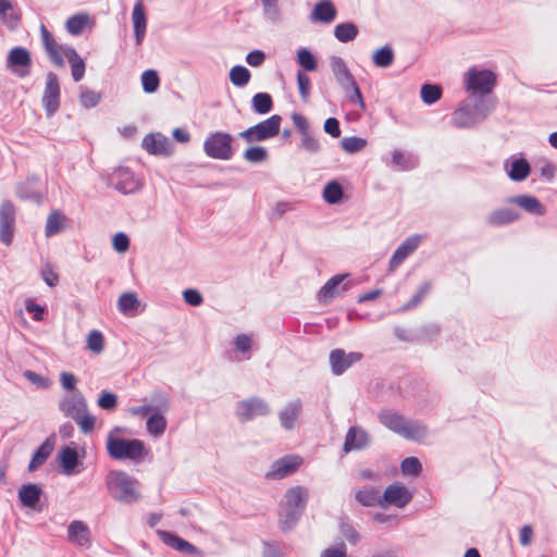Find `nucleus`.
I'll return each mask as SVG.
<instances>
[{"mask_svg":"<svg viewBox=\"0 0 557 557\" xmlns=\"http://www.w3.org/2000/svg\"><path fill=\"white\" fill-rule=\"evenodd\" d=\"M97 403L101 409L111 411L117 406V396L114 393L102 391Z\"/></svg>","mask_w":557,"mask_h":557,"instance_id":"59","label":"nucleus"},{"mask_svg":"<svg viewBox=\"0 0 557 557\" xmlns=\"http://www.w3.org/2000/svg\"><path fill=\"white\" fill-rule=\"evenodd\" d=\"M362 358L363 355L361 352H346L342 348H336L330 352L329 360L333 374L342 375L347 369H349L354 363L360 361Z\"/></svg>","mask_w":557,"mask_h":557,"instance_id":"15","label":"nucleus"},{"mask_svg":"<svg viewBox=\"0 0 557 557\" xmlns=\"http://www.w3.org/2000/svg\"><path fill=\"white\" fill-rule=\"evenodd\" d=\"M53 447L54 440L52 437L46 438L45 442L34 453L33 458L28 465V470L35 471L40 466H42L51 455Z\"/></svg>","mask_w":557,"mask_h":557,"instance_id":"30","label":"nucleus"},{"mask_svg":"<svg viewBox=\"0 0 557 557\" xmlns=\"http://www.w3.org/2000/svg\"><path fill=\"white\" fill-rule=\"evenodd\" d=\"M511 202L518 205L520 208L532 214L543 215L545 213L544 206L534 196L520 195L512 198Z\"/></svg>","mask_w":557,"mask_h":557,"instance_id":"33","label":"nucleus"},{"mask_svg":"<svg viewBox=\"0 0 557 557\" xmlns=\"http://www.w3.org/2000/svg\"><path fill=\"white\" fill-rule=\"evenodd\" d=\"M87 347L95 354H100L104 348V337L101 332L94 330L88 334Z\"/></svg>","mask_w":557,"mask_h":557,"instance_id":"56","label":"nucleus"},{"mask_svg":"<svg viewBox=\"0 0 557 557\" xmlns=\"http://www.w3.org/2000/svg\"><path fill=\"white\" fill-rule=\"evenodd\" d=\"M330 66L342 89H345L356 83L354 75L349 71L343 58L333 55L330 59Z\"/></svg>","mask_w":557,"mask_h":557,"instance_id":"22","label":"nucleus"},{"mask_svg":"<svg viewBox=\"0 0 557 557\" xmlns=\"http://www.w3.org/2000/svg\"><path fill=\"white\" fill-rule=\"evenodd\" d=\"M81 104L86 108H94L100 101V95L90 89H83L79 96Z\"/></svg>","mask_w":557,"mask_h":557,"instance_id":"60","label":"nucleus"},{"mask_svg":"<svg viewBox=\"0 0 557 557\" xmlns=\"http://www.w3.org/2000/svg\"><path fill=\"white\" fill-rule=\"evenodd\" d=\"M67 537L71 543L88 547L91 543V534L88 525L79 520H74L67 528Z\"/></svg>","mask_w":557,"mask_h":557,"instance_id":"24","label":"nucleus"},{"mask_svg":"<svg viewBox=\"0 0 557 557\" xmlns=\"http://www.w3.org/2000/svg\"><path fill=\"white\" fill-rule=\"evenodd\" d=\"M297 62L306 71H314L317 69V60L310 50L301 48L297 52Z\"/></svg>","mask_w":557,"mask_h":557,"instance_id":"53","label":"nucleus"},{"mask_svg":"<svg viewBox=\"0 0 557 557\" xmlns=\"http://www.w3.org/2000/svg\"><path fill=\"white\" fill-rule=\"evenodd\" d=\"M169 407V401L162 398L156 406V411L149 416L146 428L150 435L159 437L165 432L168 423L162 412L168 411Z\"/></svg>","mask_w":557,"mask_h":557,"instance_id":"17","label":"nucleus"},{"mask_svg":"<svg viewBox=\"0 0 557 557\" xmlns=\"http://www.w3.org/2000/svg\"><path fill=\"white\" fill-rule=\"evenodd\" d=\"M442 97V88L438 85L424 84L421 87V98L426 104H433Z\"/></svg>","mask_w":557,"mask_h":557,"instance_id":"48","label":"nucleus"},{"mask_svg":"<svg viewBox=\"0 0 557 557\" xmlns=\"http://www.w3.org/2000/svg\"><path fill=\"white\" fill-rule=\"evenodd\" d=\"M341 146L347 153H356L367 146V140L356 136L344 137L341 140Z\"/></svg>","mask_w":557,"mask_h":557,"instance_id":"50","label":"nucleus"},{"mask_svg":"<svg viewBox=\"0 0 557 557\" xmlns=\"http://www.w3.org/2000/svg\"><path fill=\"white\" fill-rule=\"evenodd\" d=\"M23 375L30 383L37 385L38 387L48 388L50 386L49 379L44 377L42 375H40L32 370L24 371Z\"/></svg>","mask_w":557,"mask_h":557,"instance_id":"64","label":"nucleus"},{"mask_svg":"<svg viewBox=\"0 0 557 557\" xmlns=\"http://www.w3.org/2000/svg\"><path fill=\"white\" fill-rule=\"evenodd\" d=\"M158 535L164 544H166L168 546L174 548L175 550H177L180 553H183L186 555L201 554V552L195 545H193L188 541L177 536L174 533H171L169 531L159 530Z\"/></svg>","mask_w":557,"mask_h":557,"instance_id":"20","label":"nucleus"},{"mask_svg":"<svg viewBox=\"0 0 557 557\" xmlns=\"http://www.w3.org/2000/svg\"><path fill=\"white\" fill-rule=\"evenodd\" d=\"M244 158L251 163L263 162L268 159V150L260 146L250 147L244 152Z\"/></svg>","mask_w":557,"mask_h":557,"instance_id":"55","label":"nucleus"},{"mask_svg":"<svg viewBox=\"0 0 557 557\" xmlns=\"http://www.w3.org/2000/svg\"><path fill=\"white\" fill-rule=\"evenodd\" d=\"M336 17V9L330 0H321L314 5L310 20L329 24Z\"/></svg>","mask_w":557,"mask_h":557,"instance_id":"28","label":"nucleus"},{"mask_svg":"<svg viewBox=\"0 0 557 557\" xmlns=\"http://www.w3.org/2000/svg\"><path fill=\"white\" fill-rule=\"evenodd\" d=\"M495 85L496 75L490 70L471 69L467 73L466 88L473 95H488Z\"/></svg>","mask_w":557,"mask_h":557,"instance_id":"9","label":"nucleus"},{"mask_svg":"<svg viewBox=\"0 0 557 557\" xmlns=\"http://www.w3.org/2000/svg\"><path fill=\"white\" fill-rule=\"evenodd\" d=\"M519 219V213L509 208H500L492 211L487 216V223L491 226H503Z\"/></svg>","mask_w":557,"mask_h":557,"instance_id":"31","label":"nucleus"},{"mask_svg":"<svg viewBox=\"0 0 557 557\" xmlns=\"http://www.w3.org/2000/svg\"><path fill=\"white\" fill-rule=\"evenodd\" d=\"M383 497L386 503L403 508L411 500L412 495L406 486L391 484L386 487Z\"/></svg>","mask_w":557,"mask_h":557,"instance_id":"25","label":"nucleus"},{"mask_svg":"<svg viewBox=\"0 0 557 557\" xmlns=\"http://www.w3.org/2000/svg\"><path fill=\"white\" fill-rule=\"evenodd\" d=\"M282 117L274 114L255 126L239 133V137L248 143L262 141L275 137L280 133Z\"/></svg>","mask_w":557,"mask_h":557,"instance_id":"7","label":"nucleus"},{"mask_svg":"<svg viewBox=\"0 0 557 557\" xmlns=\"http://www.w3.org/2000/svg\"><path fill=\"white\" fill-rule=\"evenodd\" d=\"M358 33V27L350 22L337 24L334 28V36L344 44L352 41Z\"/></svg>","mask_w":557,"mask_h":557,"instance_id":"38","label":"nucleus"},{"mask_svg":"<svg viewBox=\"0 0 557 557\" xmlns=\"http://www.w3.org/2000/svg\"><path fill=\"white\" fill-rule=\"evenodd\" d=\"M251 78L249 70L243 65H235L230 71V81L236 87L246 86Z\"/></svg>","mask_w":557,"mask_h":557,"instance_id":"43","label":"nucleus"},{"mask_svg":"<svg viewBox=\"0 0 557 557\" xmlns=\"http://www.w3.org/2000/svg\"><path fill=\"white\" fill-rule=\"evenodd\" d=\"M252 110L258 114H267L273 108V100L268 92H258L251 99Z\"/></svg>","mask_w":557,"mask_h":557,"instance_id":"39","label":"nucleus"},{"mask_svg":"<svg viewBox=\"0 0 557 557\" xmlns=\"http://www.w3.org/2000/svg\"><path fill=\"white\" fill-rule=\"evenodd\" d=\"M420 243V235H413L406 238L394 251L392 258L389 259V271H394L396 268H398L419 247Z\"/></svg>","mask_w":557,"mask_h":557,"instance_id":"19","label":"nucleus"},{"mask_svg":"<svg viewBox=\"0 0 557 557\" xmlns=\"http://www.w3.org/2000/svg\"><path fill=\"white\" fill-rule=\"evenodd\" d=\"M60 84L58 75L48 72L46 77V86L42 95V106L48 116H52L60 108Z\"/></svg>","mask_w":557,"mask_h":557,"instance_id":"11","label":"nucleus"},{"mask_svg":"<svg viewBox=\"0 0 557 557\" xmlns=\"http://www.w3.org/2000/svg\"><path fill=\"white\" fill-rule=\"evenodd\" d=\"M377 418L384 426L406 440L420 442L428 435V428L423 423L419 421H410L398 412L382 410Z\"/></svg>","mask_w":557,"mask_h":557,"instance_id":"3","label":"nucleus"},{"mask_svg":"<svg viewBox=\"0 0 557 557\" xmlns=\"http://www.w3.org/2000/svg\"><path fill=\"white\" fill-rule=\"evenodd\" d=\"M120 431V428H114L107 436L106 447L109 456L115 460H143L148 453L145 443L137 438H121L116 434Z\"/></svg>","mask_w":557,"mask_h":557,"instance_id":"2","label":"nucleus"},{"mask_svg":"<svg viewBox=\"0 0 557 557\" xmlns=\"http://www.w3.org/2000/svg\"><path fill=\"white\" fill-rule=\"evenodd\" d=\"M141 84L146 92H154L160 84L158 73L154 70H147L141 74Z\"/></svg>","mask_w":557,"mask_h":557,"instance_id":"51","label":"nucleus"},{"mask_svg":"<svg viewBox=\"0 0 557 557\" xmlns=\"http://www.w3.org/2000/svg\"><path fill=\"white\" fill-rule=\"evenodd\" d=\"M65 220L66 218L61 211H52L47 218L45 235L51 237L61 232Z\"/></svg>","mask_w":557,"mask_h":557,"instance_id":"37","label":"nucleus"},{"mask_svg":"<svg viewBox=\"0 0 557 557\" xmlns=\"http://www.w3.org/2000/svg\"><path fill=\"white\" fill-rule=\"evenodd\" d=\"M471 108L479 122H481L495 109V101L493 99H485L482 97L478 99L474 104H471Z\"/></svg>","mask_w":557,"mask_h":557,"instance_id":"42","label":"nucleus"},{"mask_svg":"<svg viewBox=\"0 0 557 557\" xmlns=\"http://www.w3.org/2000/svg\"><path fill=\"white\" fill-rule=\"evenodd\" d=\"M60 410L66 417L73 419L84 433L94 430L96 418L88 413L87 403L82 393L76 392L63 398L60 403Z\"/></svg>","mask_w":557,"mask_h":557,"instance_id":"5","label":"nucleus"},{"mask_svg":"<svg viewBox=\"0 0 557 557\" xmlns=\"http://www.w3.org/2000/svg\"><path fill=\"white\" fill-rule=\"evenodd\" d=\"M302 412V404L300 399L290 401L280 412V421L285 430H292L295 426L296 420Z\"/></svg>","mask_w":557,"mask_h":557,"instance_id":"27","label":"nucleus"},{"mask_svg":"<svg viewBox=\"0 0 557 557\" xmlns=\"http://www.w3.org/2000/svg\"><path fill=\"white\" fill-rule=\"evenodd\" d=\"M431 287H432V285L430 282H424L418 288V290L414 293V295L410 298V300L403 306L401 310L408 311L410 309L418 307L422 302L424 297L429 294V292L431 290Z\"/></svg>","mask_w":557,"mask_h":557,"instance_id":"47","label":"nucleus"},{"mask_svg":"<svg viewBox=\"0 0 557 557\" xmlns=\"http://www.w3.org/2000/svg\"><path fill=\"white\" fill-rule=\"evenodd\" d=\"M108 185L122 194H134L143 187V182L126 166L115 169L108 178Z\"/></svg>","mask_w":557,"mask_h":557,"instance_id":"8","label":"nucleus"},{"mask_svg":"<svg viewBox=\"0 0 557 557\" xmlns=\"http://www.w3.org/2000/svg\"><path fill=\"white\" fill-rule=\"evenodd\" d=\"M343 90L345 91L346 98L350 103L357 104L362 111H366L367 106L363 100L361 90L357 85V82L355 84H352L351 86L346 87Z\"/></svg>","mask_w":557,"mask_h":557,"instance_id":"52","label":"nucleus"},{"mask_svg":"<svg viewBox=\"0 0 557 557\" xmlns=\"http://www.w3.org/2000/svg\"><path fill=\"white\" fill-rule=\"evenodd\" d=\"M143 148L153 156H168L172 152V143L160 133H151L144 137Z\"/></svg>","mask_w":557,"mask_h":557,"instance_id":"18","label":"nucleus"},{"mask_svg":"<svg viewBox=\"0 0 557 557\" xmlns=\"http://www.w3.org/2000/svg\"><path fill=\"white\" fill-rule=\"evenodd\" d=\"M395 54L389 46H384L376 50L373 54V63L377 67H388L393 64Z\"/></svg>","mask_w":557,"mask_h":557,"instance_id":"44","label":"nucleus"},{"mask_svg":"<svg viewBox=\"0 0 557 557\" xmlns=\"http://www.w3.org/2000/svg\"><path fill=\"white\" fill-rule=\"evenodd\" d=\"M302 459L299 456H284L274 461L265 478L270 480H280L294 473L301 465Z\"/></svg>","mask_w":557,"mask_h":557,"instance_id":"16","label":"nucleus"},{"mask_svg":"<svg viewBox=\"0 0 557 557\" xmlns=\"http://www.w3.org/2000/svg\"><path fill=\"white\" fill-rule=\"evenodd\" d=\"M300 148L310 153H318L321 149L320 143L311 133L301 136Z\"/></svg>","mask_w":557,"mask_h":557,"instance_id":"62","label":"nucleus"},{"mask_svg":"<svg viewBox=\"0 0 557 557\" xmlns=\"http://www.w3.org/2000/svg\"><path fill=\"white\" fill-rule=\"evenodd\" d=\"M41 495V488L34 483L22 485L18 491V497L21 503L29 508H35L38 504Z\"/></svg>","mask_w":557,"mask_h":557,"instance_id":"32","label":"nucleus"},{"mask_svg":"<svg viewBox=\"0 0 557 557\" xmlns=\"http://www.w3.org/2000/svg\"><path fill=\"white\" fill-rule=\"evenodd\" d=\"M270 411L268 403L259 397L244 399L236 405V416L243 422L250 421L257 416H268Z\"/></svg>","mask_w":557,"mask_h":557,"instance_id":"13","label":"nucleus"},{"mask_svg":"<svg viewBox=\"0 0 557 557\" xmlns=\"http://www.w3.org/2000/svg\"><path fill=\"white\" fill-rule=\"evenodd\" d=\"M132 22L137 46L143 44L147 29V14L141 0L136 1L132 12Z\"/></svg>","mask_w":557,"mask_h":557,"instance_id":"21","label":"nucleus"},{"mask_svg":"<svg viewBox=\"0 0 557 557\" xmlns=\"http://www.w3.org/2000/svg\"><path fill=\"white\" fill-rule=\"evenodd\" d=\"M356 499L363 506L372 507L381 503L380 492L375 488L358 491Z\"/></svg>","mask_w":557,"mask_h":557,"instance_id":"45","label":"nucleus"},{"mask_svg":"<svg viewBox=\"0 0 557 557\" xmlns=\"http://www.w3.org/2000/svg\"><path fill=\"white\" fill-rule=\"evenodd\" d=\"M297 83H298V88H299L301 99L304 102H307L309 99V95H310L311 79L307 74H305L302 72H298Z\"/></svg>","mask_w":557,"mask_h":557,"instance_id":"61","label":"nucleus"},{"mask_svg":"<svg viewBox=\"0 0 557 557\" xmlns=\"http://www.w3.org/2000/svg\"><path fill=\"white\" fill-rule=\"evenodd\" d=\"M139 306V301L135 294L125 293L122 294L117 301L119 310L123 313L135 310Z\"/></svg>","mask_w":557,"mask_h":557,"instance_id":"54","label":"nucleus"},{"mask_svg":"<svg viewBox=\"0 0 557 557\" xmlns=\"http://www.w3.org/2000/svg\"><path fill=\"white\" fill-rule=\"evenodd\" d=\"M404 474L419 475L422 471V465L417 457H408L401 461L400 465Z\"/></svg>","mask_w":557,"mask_h":557,"instance_id":"57","label":"nucleus"},{"mask_svg":"<svg viewBox=\"0 0 557 557\" xmlns=\"http://www.w3.org/2000/svg\"><path fill=\"white\" fill-rule=\"evenodd\" d=\"M37 183L36 177H29L26 182L18 185L16 195L18 198L24 200H33L37 203L41 202L42 195L40 191L34 188V185Z\"/></svg>","mask_w":557,"mask_h":557,"instance_id":"35","label":"nucleus"},{"mask_svg":"<svg viewBox=\"0 0 557 557\" xmlns=\"http://www.w3.org/2000/svg\"><path fill=\"white\" fill-rule=\"evenodd\" d=\"M530 170V164L525 159H516L511 163L508 175L512 181L521 182L528 177Z\"/></svg>","mask_w":557,"mask_h":557,"instance_id":"40","label":"nucleus"},{"mask_svg":"<svg viewBox=\"0 0 557 557\" xmlns=\"http://www.w3.org/2000/svg\"><path fill=\"white\" fill-rule=\"evenodd\" d=\"M367 443L368 433L359 426H351L345 437L344 450L350 451L352 449H361L367 445Z\"/></svg>","mask_w":557,"mask_h":557,"instance_id":"29","label":"nucleus"},{"mask_svg":"<svg viewBox=\"0 0 557 557\" xmlns=\"http://www.w3.org/2000/svg\"><path fill=\"white\" fill-rule=\"evenodd\" d=\"M309 498L308 490L297 485L286 491L281 503L278 524L283 532L292 530L302 516Z\"/></svg>","mask_w":557,"mask_h":557,"instance_id":"1","label":"nucleus"},{"mask_svg":"<svg viewBox=\"0 0 557 557\" xmlns=\"http://www.w3.org/2000/svg\"><path fill=\"white\" fill-rule=\"evenodd\" d=\"M138 482L123 471L113 470L106 476V485L112 498L123 504L139 500Z\"/></svg>","mask_w":557,"mask_h":557,"instance_id":"4","label":"nucleus"},{"mask_svg":"<svg viewBox=\"0 0 557 557\" xmlns=\"http://www.w3.org/2000/svg\"><path fill=\"white\" fill-rule=\"evenodd\" d=\"M41 41L45 51L47 52L50 61L57 66L64 65V58L66 57V49H74L70 46H63L57 42L53 35L41 24L40 26Z\"/></svg>","mask_w":557,"mask_h":557,"instance_id":"14","label":"nucleus"},{"mask_svg":"<svg viewBox=\"0 0 557 557\" xmlns=\"http://www.w3.org/2000/svg\"><path fill=\"white\" fill-rule=\"evenodd\" d=\"M233 141L234 138L231 134L215 132L206 138L203 151L211 159L231 160L234 156Z\"/></svg>","mask_w":557,"mask_h":557,"instance_id":"6","label":"nucleus"},{"mask_svg":"<svg viewBox=\"0 0 557 557\" xmlns=\"http://www.w3.org/2000/svg\"><path fill=\"white\" fill-rule=\"evenodd\" d=\"M339 530L350 544L356 545L360 541L358 531L346 519H342Z\"/></svg>","mask_w":557,"mask_h":557,"instance_id":"58","label":"nucleus"},{"mask_svg":"<svg viewBox=\"0 0 557 557\" xmlns=\"http://www.w3.org/2000/svg\"><path fill=\"white\" fill-rule=\"evenodd\" d=\"M343 187L339 183L333 181L326 184L323 190V197L324 200L334 205L341 201L343 197Z\"/></svg>","mask_w":557,"mask_h":557,"instance_id":"46","label":"nucleus"},{"mask_svg":"<svg viewBox=\"0 0 557 557\" xmlns=\"http://www.w3.org/2000/svg\"><path fill=\"white\" fill-rule=\"evenodd\" d=\"M16 209L11 200L0 205V242L7 246L12 244L15 232Z\"/></svg>","mask_w":557,"mask_h":557,"instance_id":"10","label":"nucleus"},{"mask_svg":"<svg viewBox=\"0 0 557 557\" xmlns=\"http://www.w3.org/2000/svg\"><path fill=\"white\" fill-rule=\"evenodd\" d=\"M32 63L30 53L24 47L12 48L7 57V67L22 78L30 74Z\"/></svg>","mask_w":557,"mask_h":557,"instance_id":"12","label":"nucleus"},{"mask_svg":"<svg viewBox=\"0 0 557 557\" xmlns=\"http://www.w3.org/2000/svg\"><path fill=\"white\" fill-rule=\"evenodd\" d=\"M347 274H337L331 277L319 290L318 299L322 304H327L341 294L339 285L346 278Z\"/></svg>","mask_w":557,"mask_h":557,"instance_id":"26","label":"nucleus"},{"mask_svg":"<svg viewBox=\"0 0 557 557\" xmlns=\"http://www.w3.org/2000/svg\"><path fill=\"white\" fill-rule=\"evenodd\" d=\"M61 466L66 474H72L78 465L77 451L71 447H64L60 453Z\"/></svg>","mask_w":557,"mask_h":557,"instance_id":"41","label":"nucleus"},{"mask_svg":"<svg viewBox=\"0 0 557 557\" xmlns=\"http://www.w3.org/2000/svg\"><path fill=\"white\" fill-rule=\"evenodd\" d=\"M392 163L399 170L409 171L418 166L419 159L412 153L394 150L392 153Z\"/></svg>","mask_w":557,"mask_h":557,"instance_id":"34","label":"nucleus"},{"mask_svg":"<svg viewBox=\"0 0 557 557\" xmlns=\"http://www.w3.org/2000/svg\"><path fill=\"white\" fill-rule=\"evenodd\" d=\"M292 120L300 136L311 133L310 124L306 116L295 112L292 114Z\"/></svg>","mask_w":557,"mask_h":557,"instance_id":"63","label":"nucleus"},{"mask_svg":"<svg viewBox=\"0 0 557 557\" xmlns=\"http://www.w3.org/2000/svg\"><path fill=\"white\" fill-rule=\"evenodd\" d=\"M88 23L86 14H76L67 18L65 27L72 35H79Z\"/></svg>","mask_w":557,"mask_h":557,"instance_id":"49","label":"nucleus"},{"mask_svg":"<svg viewBox=\"0 0 557 557\" xmlns=\"http://www.w3.org/2000/svg\"><path fill=\"white\" fill-rule=\"evenodd\" d=\"M65 58L71 64V72L74 82H79L85 75L86 65L84 60L78 55L75 49H66Z\"/></svg>","mask_w":557,"mask_h":557,"instance_id":"36","label":"nucleus"},{"mask_svg":"<svg viewBox=\"0 0 557 557\" xmlns=\"http://www.w3.org/2000/svg\"><path fill=\"white\" fill-rule=\"evenodd\" d=\"M450 123L457 128H470L479 123V120L471 104L463 102L453 112Z\"/></svg>","mask_w":557,"mask_h":557,"instance_id":"23","label":"nucleus"}]
</instances>
